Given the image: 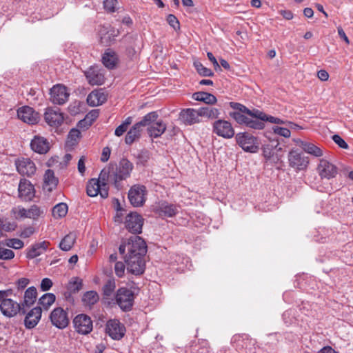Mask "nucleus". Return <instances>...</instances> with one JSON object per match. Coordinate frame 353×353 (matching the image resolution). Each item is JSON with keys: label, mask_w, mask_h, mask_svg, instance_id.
I'll return each mask as SVG.
<instances>
[{"label": "nucleus", "mask_w": 353, "mask_h": 353, "mask_svg": "<svg viewBox=\"0 0 353 353\" xmlns=\"http://www.w3.org/2000/svg\"><path fill=\"white\" fill-rule=\"evenodd\" d=\"M119 252L123 256L129 272L134 275H141L144 273L147 245L141 237H130L127 243H122L119 245Z\"/></svg>", "instance_id": "1"}, {"label": "nucleus", "mask_w": 353, "mask_h": 353, "mask_svg": "<svg viewBox=\"0 0 353 353\" xmlns=\"http://www.w3.org/2000/svg\"><path fill=\"white\" fill-rule=\"evenodd\" d=\"M230 106L234 111L230 112L229 114L239 124L254 130H262L265 128L262 111L255 108L250 110L244 105L236 102H230Z\"/></svg>", "instance_id": "2"}, {"label": "nucleus", "mask_w": 353, "mask_h": 353, "mask_svg": "<svg viewBox=\"0 0 353 353\" xmlns=\"http://www.w3.org/2000/svg\"><path fill=\"white\" fill-rule=\"evenodd\" d=\"M159 115L157 112L153 111L145 114L143 119L136 123L127 132L125 142L128 145H132L135 141L141 137L142 128L149 125L152 122L157 120Z\"/></svg>", "instance_id": "3"}, {"label": "nucleus", "mask_w": 353, "mask_h": 353, "mask_svg": "<svg viewBox=\"0 0 353 353\" xmlns=\"http://www.w3.org/2000/svg\"><path fill=\"white\" fill-rule=\"evenodd\" d=\"M46 211V208L34 204L28 209H26L21 205L14 207L10 212L12 216L16 219L28 218L33 221H37L39 218L44 216Z\"/></svg>", "instance_id": "4"}, {"label": "nucleus", "mask_w": 353, "mask_h": 353, "mask_svg": "<svg viewBox=\"0 0 353 353\" xmlns=\"http://www.w3.org/2000/svg\"><path fill=\"white\" fill-rule=\"evenodd\" d=\"M232 346L239 353H256L257 341L247 334H234L232 339Z\"/></svg>", "instance_id": "5"}, {"label": "nucleus", "mask_w": 353, "mask_h": 353, "mask_svg": "<svg viewBox=\"0 0 353 353\" xmlns=\"http://www.w3.org/2000/svg\"><path fill=\"white\" fill-rule=\"evenodd\" d=\"M113 174V185L119 190L121 187V181L130 177L133 170V164L127 159L123 158L119 161V165L116 163Z\"/></svg>", "instance_id": "6"}, {"label": "nucleus", "mask_w": 353, "mask_h": 353, "mask_svg": "<svg viewBox=\"0 0 353 353\" xmlns=\"http://www.w3.org/2000/svg\"><path fill=\"white\" fill-rule=\"evenodd\" d=\"M238 145L247 152L256 153L259 150L258 139L248 132H239L235 137Z\"/></svg>", "instance_id": "7"}, {"label": "nucleus", "mask_w": 353, "mask_h": 353, "mask_svg": "<svg viewBox=\"0 0 353 353\" xmlns=\"http://www.w3.org/2000/svg\"><path fill=\"white\" fill-rule=\"evenodd\" d=\"M115 300L122 311L129 312L134 305V294L130 289L120 288L116 292Z\"/></svg>", "instance_id": "8"}, {"label": "nucleus", "mask_w": 353, "mask_h": 353, "mask_svg": "<svg viewBox=\"0 0 353 353\" xmlns=\"http://www.w3.org/2000/svg\"><path fill=\"white\" fill-rule=\"evenodd\" d=\"M0 310L5 316L9 318L14 317L17 314H25L26 312L21 303H19L8 297L4 298L0 303Z\"/></svg>", "instance_id": "9"}, {"label": "nucleus", "mask_w": 353, "mask_h": 353, "mask_svg": "<svg viewBox=\"0 0 353 353\" xmlns=\"http://www.w3.org/2000/svg\"><path fill=\"white\" fill-rule=\"evenodd\" d=\"M147 189L143 185H132L128 192V199L134 207H141L146 201Z\"/></svg>", "instance_id": "10"}, {"label": "nucleus", "mask_w": 353, "mask_h": 353, "mask_svg": "<svg viewBox=\"0 0 353 353\" xmlns=\"http://www.w3.org/2000/svg\"><path fill=\"white\" fill-rule=\"evenodd\" d=\"M105 333L113 340L119 341L125 334L126 329L119 320L110 319L105 324Z\"/></svg>", "instance_id": "11"}, {"label": "nucleus", "mask_w": 353, "mask_h": 353, "mask_svg": "<svg viewBox=\"0 0 353 353\" xmlns=\"http://www.w3.org/2000/svg\"><path fill=\"white\" fill-rule=\"evenodd\" d=\"M74 330L83 335L90 333L93 329V323L91 318L85 314L77 315L73 319Z\"/></svg>", "instance_id": "12"}, {"label": "nucleus", "mask_w": 353, "mask_h": 353, "mask_svg": "<svg viewBox=\"0 0 353 353\" xmlns=\"http://www.w3.org/2000/svg\"><path fill=\"white\" fill-rule=\"evenodd\" d=\"M50 319L54 326L61 330L68 327L70 323L68 313L61 307H56L51 312Z\"/></svg>", "instance_id": "13"}, {"label": "nucleus", "mask_w": 353, "mask_h": 353, "mask_svg": "<svg viewBox=\"0 0 353 353\" xmlns=\"http://www.w3.org/2000/svg\"><path fill=\"white\" fill-rule=\"evenodd\" d=\"M143 225V218L137 212H130L125 217V226L132 234H141Z\"/></svg>", "instance_id": "14"}, {"label": "nucleus", "mask_w": 353, "mask_h": 353, "mask_svg": "<svg viewBox=\"0 0 353 353\" xmlns=\"http://www.w3.org/2000/svg\"><path fill=\"white\" fill-rule=\"evenodd\" d=\"M212 132L225 139H230L234 135V130L232 124L223 119H219L213 123Z\"/></svg>", "instance_id": "15"}, {"label": "nucleus", "mask_w": 353, "mask_h": 353, "mask_svg": "<svg viewBox=\"0 0 353 353\" xmlns=\"http://www.w3.org/2000/svg\"><path fill=\"white\" fill-rule=\"evenodd\" d=\"M50 100L54 104L63 105L70 96L68 89L65 85L57 84L54 85L50 92Z\"/></svg>", "instance_id": "16"}, {"label": "nucleus", "mask_w": 353, "mask_h": 353, "mask_svg": "<svg viewBox=\"0 0 353 353\" xmlns=\"http://www.w3.org/2000/svg\"><path fill=\"white\" fill-rule=\"evenodd\" d=\"M317 172L321 179L334 178L338 173L337 167L325 159H321L317 167Z\"/></svg>", "instance_id": "17"}, {"label": "nucleus", "mask_w": 353, "mask_h": 353, "mask_svg": "<svg viewBox=\"0 0 353 353\" xmlns=\"http://www.w3.org/2000/svg\"><path fill=\"white\" fill-rule=\"evenodd\" d=\"M200 111L199 109H183L179 113V119L186 125H192L201 122Z\"/></svg>", "instance_id": "18"}, {"label": "nucleus", "mask_w": 353, "mask_h": 353, "mask_svg": "<svg viewBox=\"0 0 353 353\" xmlns=\"http://www.w3.org/2000/svg\"><path fill=\"white\" fill-rule=\"evenodd\" d=\"M86 192L91 197L100 194L102 198L105 199L108 196V187H103L100 183V181L94 178L88 182Z\"/></svg>", "instance_id": "19"}, {"label": "nucleus", "mask_w": 353, "mask_h": 353, "mask_svg": "<svg viewBox=\"0 0 353 353\" xmlns=\"http://www.w3.org/2000/svg\"><path fill=\"white\" fill-rule=\"evenodd\" d=\"M46 122L50 126L58 127L64 120L63 114L58 108H48L44 113Z\"/></svg>", "instance_id": "20"}, {"label": "nucleus", "mask_w": 353, "mask_h": 353, "mask_svg": "<svg viewBox=\"0 0 353 353\" xmlns=\"http://www.w3.org/2000/svg\"><path fill=\"white\" fill-rule=\"evenodd\" d=\"M19 197L24 201H29L32 200L35 195V190L34 185L27 179H23L19 181Z\"/></svg>", "instance_id": "21"}, {"label": "nucleus", "mask_w": 353, "mask_h": 353, "mask_svg": "<svg viewBox=\"0 0 353 353\" xmlns=\"http://www.w3.org/2000/svg\"><path fill=\"white\" fill-rule=\"evenodd\" d=\"M18 172L23 176H31L37 170L34 163L29 158H21L16 161Z\"/></svg>", "instance_id": "22"}, {"label": "nucleus", "mask_w": 353, "mask_h": 353, "mask_svg": "<svg viewBox=\"0 0 353 353\" xmlns=\"http://www.w3.org/2000/svg\"><path fill=\"white\" fill-rule=\"evenodd\" d=\"M290 165L296 170H302L307 168L309 161L307 158L296 150H292L288 155Z\"/></svg>", "instance_id": "23"}, {"label": "nucleus", "mask_w": 353, "mask_h": 353, "mask_svg": "<svg viewBox=\"0 0 353 353\" xmlns=\"http://www.w3.org/2000/svg\"><path fill=\"white\" fill-rule=\"evenodd\" d=\"M17 116L24 123L28 124L37 123L39 120V114L34 109L29 106H23L17 110Z\"/></svg>", "instance_id": "24"}, {"label": "nucleus", "mask_w": 353, "mask_h": 353, "mask_svg": "<svg viewBox=\"0 0 353 353\" xmlns=\"http://www.w3.org/2000/svg\"><path fill=\"white\" fill-rule=\"evenodd\" d=\"M88 83L92 85H100L105 82L104 74L97 66H91L85 72Z\"/></svg>", "instance_id": "25"}, {"label": "nucleus", "mask_w": 353, "mask_h": 353, "mask_svg": "<svg viewBox=\"0 0 353 353\" xmlns=\"http://www.w3.org/2000/svg\"><path fill=\"white\" fill-rule=\"evenodd\" d=\"M31 149L38 154H46L50 148V143L45 137L36 135L30 142Z\"/></svg>", "instance_id": "26"}, {"label": "nucleus", "mask_w": 353, "mask_h": 353, "mask_svg": "<svg viewBox=\"0 0 353 353\" xmlns=\"http://www.w3.org/2000/svg\"><path fill=\"white\" fill-rule=\"evenodd\" d=\"M42 309L39 306H37L29 311L24 319V325L26 328H34L41 319Z\"/></svg>", "instance_id": "27"}, {"label": "nucleus", "mask_w": 353, "mask_h": 353, "mask_svg": "<svg viewBox=\"0 0 353 353\" xmlns=\"http://www.w3.org/2000/svg\"><path fill=\"white\" fill-rule=\"evenodd\" d=\"M148 134L152 138L160 137L165 131L167 125L162 121H154L148 125Z\"/></svg>", "instance_id": "28"}, {"label": "nucleus", "mask_w": 353, "mask_h": 353, "mask_svg": "<svg viewBox=\"0 0 353 353\" xmlns=\"http://www.w3.org/2000/svg\"><path fill=\"white\" fill-rule=\"evenodd\" d=\"M58 181V179L54 176V171L48 169L44 174L43 189L45 191L51 192L57 186Z\"/></svg>", "instance_id": "29"}, {"label": "nucleus", "mask_w": 353, "mask_h": 353, "mask_svg": "<svg viewBox=\"0 0 353 353\" xmlns=\"http://www.w3.org/2000/svg\"><path fill=\"white\" fill-rule=\"evenodd\" d=\"M107 100V97L101 90L92 91L87 97V103L92 107L101 105Z\"/></svg>", "instance_id": "30"}, {"label": "nucleus", "mask_w": 353, "mask_h": 353, "mask_svg": "<svg viewBox=\"0 0 353 353\" xmlns=\"http://www.w3.org/2000/svg\"><path fill=\"white\" fill-rule=\"evenodd\" d=\"M115 165L114 163H110L108 165L104 168L99 174V180L103 187H108L107 181H110L113 183V174Z\"/></svg>", "instance_id": "31"}, {"label": "nucleus", "mask_w": 353, "mask_h": 353, "mask_svg": "<svg viewBox=\"0 0 353 353\" xmlns=\"http://www.w3.org/2000/svg\"><path fill=\"white\" fill-rule=\"evenodd\" d=\"M102 62L108 69H113L117 64L118 56L114 51L108 49L103 54Z\"/></svg>", "instance_id": "32"}, {"label": "nucleus", "mask_w": 353, "mask_h": 353, "mask_svg": "<svg viewBox=\"0 0 353 353\" xmlns=\"http://www.w3.org/2000/svg\"><path fill=\"white\" fill-rule=\"evenodd\" d=\"M99 37L100 43L105 46H108L114 41L116 34L114 30H108L107 28L103 26L99 30Z\"/></svg>", "instance_id": "33"}, {"label": "nucleus", "mask_w": 353, "mask_h": 353, "mask_svg": "<svg viewBox=\"0 0 353 353\" xmlns=\"http://www.w3.org/2000/svg\"><path fill=\"white\" fill-rule=\"evenodd\" d=\"M299 146L302 148V149L307 153L312 154L316 157H320L323 156L322 150L318 146L315 145L312 143L299 141Z\"/></svg>", "instance_id": "34"}, {"label": "nucleus", "mask_w": 353, "mask_h": 353, "mask_svg": "<svg viewBox=\"0 0 353 353\" xmlns=\"http://www.w3.org/2000/svg\"><path fill=\"white\" fill-rule=\"evenodd\" d=\"M192 98L198 101H202L208 105H214L216 103V97L212 94L205 92H196L192 94Z\"/></svg>", "instance_id": "35"}, {"label": "nucleus", "mask_w": 353, "mask_h": 353, "mask_svg": "<svg viewBox=\"0 0 353 353\" xmlns=\"http://www.w3.org/2000/svg\"><path fill=\"white\" fill-rule=\"evenodd\" d=\"M37 289L34 286L30 287L26 290L24 300L21 303L23 308H25V307H30L34 303L37 299Z\"/></svg>", "instance_id": "36"}, {"label": "nucleus", "mask_w": 353, "mask_h": 353, "mask_svg": "<svg viewBox=\"0 0 353 353\" xmlns=\"http://www.w3.org/2000/svg\"><path fill=\"white\" fill-rule=\"evenodd\" d=\"M199 111L201 117H206L209 119H217L220 115L219 109L209 106L201 107Z\"/></svg>", "instance_id": "37"}, {"label": "nucleus", "mask_w": 353, "mask_h": 353, "mask_svg": "<svg viewBox=\"0 0 353 353\" xmlns=\"http://www.w3.org/2000/svg\"><path fill=\"white\" fill-rule=\"evenodd\" d=\"M160 214L168 217L174 216L177 213L176 206L168 203H163L159 208Z\"/></svg>", "instance_id": "38"}, {"label": "nucleus", "mask_w": 353, "mask_h": 353, "mask_svg": "<svg viewBox=\"0 0 353 353\" xmlns=\"http://www.w3.org/2000/svg\"><path fill=\"white\" fill-rule=\"evenodd\" d=\"M76 240V235L74 233H69L61 241L59 248L63 251L70 250Z\"/></svg>", "instance_id": "39"}, {"label": "nucleus", "mask_w": 353, "mask_h": 353, "mask_svg": "<svg viewBox=\"0 0 353 353\" xmlns=\"http://www.w3.org/2000/svg\"><path fill=\"white\" fill-rule=\"evenodd\" d=\"M99 294L97 292L93 290L86 292L82 297L83 304L89 306L94 305L99 301Z\"/></svg>", "instance_id": "40"}, {"label": "nucleus", "mask_w": 353, "mask_h": 353, "mask_svg": "<svg viewBox=\"0 0 353 353\" xmlns=\"http://www.w3.org/2000/svg\"><path fill=\"white\" fill-rule=\"evenodd\" d=\"M56 296L52 293H46L39 299L38 303L41 305L45 310H48L49 307L54 303Z\"/></svg>", "instance_id": "41"}, {"label": "nucleus", "mask_w": 353, "mask_h": 353, "mask_svg": "<svg viewBox=\"0 0 353 353\" xmlns=\"http://www.w3.org/2000/svg\"><path fill=\"white\" fill-rule=\"evenodd\" d=\"M83 287V281L79 277H73L69 281L68 290L70 293L75 294L79 292Z\"/></svg>", "instance_id": "42"}, {"label": "nucleus", "mask_w": 353, "mask_h": 353, "mask_svg": "<svg viewBox=\"0 0 353 353\" xmlns=\"http://www.w3.org/2000/svg\"><path fill=\"white\" fill-rule=\"evenodd\" d=\"M68 210V208L66 203H58L52 209V215L54 218L64 217L67 214Z\"/></svg>", "instance_id": "43"}, {"label": "nucleus", "mask_w": 353, "mask_h": 353, "mask_svg": "<svg viewBox=\"0 0 353 353\" xmlns=\"http://www.w3.org/2000/svg\"><path fill=\"white\" fill-rule=\"evenodd\" d=\"M115 288L116 283L114 279H108L103 286V295L106 298L110 296L114 292Z\"/></svg>", "instance_id": "44"}, {"label": "nucleus", "mask_w": 353, "mask_h": 353, "mask_svg": "<svg viewBox=\"0 0 353 353\" xmlns=\"http://www.w3.org/2000/svg\"><path fill=\"white\" fill-rule=\"evenodd\" d=\"M194 66L197 72L203 77H212L214 76V72L211 69L205 67L201 62L194 61Z\"/></svg>", "instance_id": "45"}, {"label": "nucleus", "mask_w": 353, "mask_h": 353, "mask_svg": "<svg viewBox=\"0 0 353 353\" xmlns=\"http://www.w3.org/2000/svg\"><path fill=\"white\" fill-rule=\"evenodd\" d=\"M132 122V117H128L125 121L119 125L114 131V134L117 137H121L128 130L129 125Z\"/></svg>", "instance_id": "46"}, {"label": "nucleus", "mask_w": 353, "mask_h": 353, "mask_svg": "<svg viewBox=\"0 0 353 353\" xmlns=\"http://www.w3.org/2000/svg\"><path fill=\"white\" fill-rule=\"evenodd\" d=\"M277 145V143L276 145H274L273 143L264 145L262 148L263 157L268 160L270 159L274 155V149Z\"/></svg>", "instance_id": "47"}, {"label": "nucleus", "mask_w": 353, "mask_h": 353, "mask_svg": "<svg viewBox=\"0 0 353 353\" xmlns=\"http://www.w3.org/2000/svg\"><path fill=\"white\" fill-rule=\"evenodd\" d=\"M150 159L149 152L146 150H142L137 155V164L144 165Z\"/></svg>", "instance_id": "48"}, {"label": "nucleus", "mask_w": 353, "mask_h": 353, "mask_svg": "<svg viewBox=\"0 0 353 353\" xmlns=\"http://www.w3.org/2000/svg\"><path fill=\"white\" fill-rule=\"evenodd\" d=\"M81 132L78 129L72 128L69 132L68 135V142H72V145H74L77 143L79 138L80 137Z\"/></svg>", "instance_id": "49"}, {"label": "nucleus", "mask_w": 353, "mask_h": 353, "mask_svg": "<svg viewBox=\"0 0 353 353\" xmlns=\"http://www.w3.org/2000/svg\"><path fill=\"white\" fill-rule=\"evenodd\" d=\"M272 130L276 134L282 136L285 138H288L291 135L290 130L287 128L273 126Z\"/></svg>", "instance_id": "50"}, {"label": "nucleus", "mask_w": 353, "mask_h": 353, "mask_svg": "<svg viewBox=\"0 0 353 353\" xmlns=\"http://www.w3.org/2000/svg\"><path fill=\"white\" fill-rule=\"evenodd\" d=\"M17 228V224L15 223H11V222H4L3 219L0 218V229L1 232L2 230L10 232L13 231Z\"/></svg>", "instance_id": "51"}, {"label": "nucleus", "mask_w": 353, "mask_h": 353, "mask_svg": "<svg viewBox=\"0 0 353 353\" xmlns=\"http://www.w3.org/2000/svg\"><path fill=\"white\" fill-rule=\"evenodd\" d=\"M14 253L12 250L0 248V259L10 260L13 259Z\"/></svg>", "instance_id": "52"}, {"label": "nucleus", "mask_w": 353, "mask_h": 353, "mask_svg": "<svg viewBox=\"0 0 353 353\" xmlns=\"http://www.w3.org/2000/svg\"><path fill=\"white\" fill-rule=\"evenodd\" d=\"M6 245L14 249H21L24 243L19 239H10L7 241Z\"/></svg>", "instance_id": "53"}, {"label": "nucleus", "mask_w": 353, "mask_h": 353, "mask_svg": "<svg viewBox=\"0 0 353 353\" xmlns=\"http://www.w3.org/2000/svg\"><path fill=\"white\" fill-rule=\"evenodd\" d=\"M166 20H167V22L168 23V24L171 27H172L175 30L180 29L179 21L178 19L174 14H168Z\"/></svg>", "instance_id": "54"}, {"label": "nucleus", "mask_w": 353, "mask_h": 353, "mask_svg": "<svg viewBox=\"0 0 353 353\" xmlns=\"http://www.w3.org/2000/svg\"><path fill=\"white\" fill-rule=\"evenodd\" d=\"M42 254V251L37 247V244H34L28 250L27 252V257L29 259H34Z\"/></svg>", "instance_id": "55"}, {"label": "nucleus", "mask_w": 353, "mask_h": 353, "mask_svg": "<svg viewBox=\"0 0 353 353\" xmlns=\"http://www.w3.org/2000/svg\"><path fill=\"white\" fill-rule=\"evenodd\" d=\"M35 232V229L33 226L29 225L24 228L20 232L19 236L23 239H26L31 236Z\"/></svg>", "instance_id": "56"}, {"label": "nucleus", "mask_w": 353, "mask_h": 353, "mask_svg": "<svg viewBox=\"0 0 353 353\" xmlns=\"http://www.w3.org/2000/svg\"><path fill=\"white\" fill-rule=\"evenodd\" d=\"M117 3V0H105L103 6L105 10L110 12H114Z\"/></svg>", "instance_id": "57"}, {"label": "nucleus", "mask_w": 353, "mask_h": 353, "mask_svg": "<svg viewBox=\"0 0 353 353\" xmlns=\"http://www.w3.org/2000/svg\"><path fill=\"white\" fill-rule=\"evenodd\" d=\"M114 272L117 276L122 277L125 272V265L123 262L117 261L114 265Z\"/></svg>", "instance_id": "58"}, {"label": "nucleus", "mask_w": 353, "mask_h": 353, "mask_svg": "<svg viewBox=\"0 0 353 353\" xmlns=\"http://www.w3.org/2000/svg\"><path fill=\"white\" fill-rule=\"evenodd\" d=\"M332 140L343 149H347L349 147L347 143L338 134L333 135Z\"/></svg>", "instance_id": "59"}, {"label": "nucleus", "mask_w": 353, "mask_h": 353, "mask_svg": "<svg viewBox=\"0 0 353 353\" xmlns=\"http://www.w3.org/2000/svg\"><path fill=\"white\" fill-rule=\"evenodd\" d=\"M52 281L49 278H44L42 279L41 283V289L42 291H48L52 286Z\"/></svg>", "instance_id": "60"}, {"label": "nucleus", "mask_w": 353, "mask_h": 353, "mask_svg": "<svg viewBox=\"0 0 353 353\" xmlns=\"http://www.w3.org/2000/svg\"><path fill=\"white\" fill-rule=\"evenodd\" d=\"M29 283L30 280L28 279L21 278L17 281L16 285L19 290H22L27 287Z\"/></svg>", "instance_id": "61"}, {"label": "nucleus", "mask_w": 353, "mask_h": 353, "mask_svg": "<svg viewBox=\"0 0 353 353\" xmlns=\"http://www.w3.org/2000/svg\"><path fill=\"white\" fill-rule=\"evenodd\" d=\"M111 153V150L109 147H105L103 149L101 161L102 162H106L108 161Z\"/></svg>", "instance_id": "62"}, {"label": "nucleus", "mask_w": 353, "mask_h": 353, "mask_svg": "<svg viewBox=\"0 0 353 353\" xmlns=\"http://www.w3.org/2000/svg\"><path fill=\"white\" fill-rule=\"evenodd\" d=\"M78 170L83 175L85 171V157L82 156L78 162Z\"/></svg>", "instance_id": "63"}, {"label": "nucleus", "mask_w": 353, "mask_h": 353, "mask_svg": "<svg viewBox=\"0 0 353 353\" xmlns=\"http://www.w3.org/2000/svg\"><path fill=\"white\" fill-rule=\"evenodd\" d=\"M318 78L321 81H327L329 78L328 72L325 70H321L317 73Z\"/></svg>", "instance_id": "64"}]
</instances>
